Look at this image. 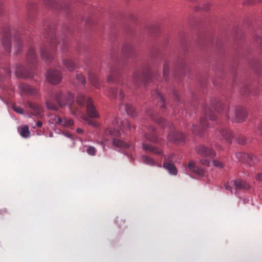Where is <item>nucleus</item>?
I'll use <instances>...</instances> for the list:
<instances>
[{
  "instance_id": "1",
  "label": "nucleus",
  "mask_w": 262,
  "mask_h": 262,
  "mask_svg": "<svg viewBox=\"0 0 262 262\" xmlns=\"http://www.w3.org/2000/svg\"><path fill=\"white\" fill-rule=\"evenodd\" d=\"M227 117L234 122H242L245 120L246 113L240 108H231L228 111Z\"/></svg>"
},
{
  "instance_id": "2",
  "label": "nucleus",
  "mask_w": 262,
  "mask_h": 262,
  "mask_svg": "<svg viewBox=\"0 0 262 262\" xmlns=\"http://www.w3.org/2000/svg\"><path fill=\"white\" fill-rule=\"evenodd\" d=\"M55 99L59 105L62 107L72 104L74 100V97L70 93L63 95L61 92H58L55 95Z\"/></svg>"
},
{
  "instance_id": "3",
  "label": "nucleus",
  "mask_w": 262,
  "mask_h": 262,
  "mask_svg": "<svg viewBox=\"0 0 262 262\" xmlns=\"http://www.w3.org/2000/svg\"><path fill=\"white\" fill-rule=\"evenodd\" d=\"M47 79L51 84H57L61 81V75L58 71L50 70L48 72Z\"/></svg>"
},
{
  "instance_id": "4",
  "label": "nucleus",
  "mask_w": 262,
  "mask_h": 262,
  "mask_svg": "<svg viewBox=\"0 0 262 262\" xmlns=\"http://www.w3.org/2000/svg\"><path fill=\"white\" fill-rule=\"evenodd\" d=\"M52 119L53 123L58 124L65 127H70L74 125V121L72 119H67L58 116H54Z\"/></svg>"
},
{
  "instance_id": "5",
  "label": "nucleus",
  "mask_w": 262,
  "mask_h": 262,
  "mask_svg": "<svg viewBox=\"0 0 262 262\" xmlns=\"http://www.w3.org/2000/svg\"><path fill=\"white\" fill-rule=\"evenodd\" d=\"M196 151L198 154L205 157L213 158L216 155L215 152L211 148L204 146L197 147Z\"/></svg>"
},
{
  "instance_id": "6",
  "label": "nucleus",
  "mask_w": 262,
  "mask_h": 262,
  "mask_svg": "<svg viewBox=\"0 0 262 262\" xmlns=\"http://www.w3.org/2000/svg\"><path fill=\"white\" fill-rule=\"evenodd\" d=\"M186 170L188 172H192L199 176H203L205 173L204 169L196 166L195 163L192 161L189 163Z\"/></svg>"
},
{
  "instance_id": "7",
  "label": "nucleus",
  "mask_w": 262,
  "mask_h": 262,
  "mask_svg": "<svg viewBox=\"0 0 262 262\" xmlns=\"http://www.w3.org/2000/svg\"><path fill=\"white\" fill-rule=\"evenodd\" d=\"M87 114L91 118H98L99 117V115L93 105L91 98H89L87 100Z\"/></svg>"
},
{
  "instance_id": "8",
  "label": "nucleus",
  "mask_w": 262,
  "mask_h": 262,
  "mask_svg": "<svg viewBox=\"0 0 262 262\" xmlns=\"http://www.w3.org/2000/svg\"><path fill=\"white\" fill-rule=\"evenodd\" d=\"M233 159L237 160V161H241L242 162H249L251 160L250 156L244 152H237L236 153L233 157Z\"/></svg>"
},
{
  "instance_id": "9",
  "label": "nucleus",
  "mask_w": 262,
  "mask_h": 262,
  "mask_svg": "<svg viewBox=\"0 0 262 262\" xmlns=\"http://www.w3.org/2000/svg\"><path fill=\"white\" fill-rule=\"evenodd\" d=\"M29 106L32 110L31 114L34 116L41 117L42 115V108L36 103H28Z\"/></svg>"
},
{
  "instance_id": "10",
  "label": "nucleus",
  "mask_w": 262,
  "mask_h": 262,
  "mask_svg": "<svg viewBox=\"0 0 262 262\" xmlns=\"http://www.w3.org/2000/svg\"><path fill=\"white\" fill-rule=\"evenodd\" d=\"M234 183V188L236 190L243 189H249L250 185L246 181L237 179L233 181Z\"/></svg>"
},
{
  "instance_id": "11",
  "label": "nucleus",
  "mask_w": 262,
  "mask_h": 262,
  "mask_svg": "<svg viewBox=\"0 0 262 262\" xmlns=\"http://www.w3.org/2000/svg\"><path fill=\"white\" fill-rule=\"evenodd\" d=\"M89 78L91 83L96 89H100V82L98 76L94 74L91 73L89 75Z\"/></svg>"
},
{
  "instance_id": "12",
  "label": "nucleus",
  "mask_w": 262,
  "mask_h": 262,
  "mask_svg": "<svg viewBox=\"0 0 262 262\" xmlns=\"http://www.w3.org/2000/svg\"><path fill=\"white\" fill-rule=\"evenodd\" d=\"M143 148L146 151H148L157 155H161L163 154V151L161 149L157 147L152 146L149 144H143Z\"/></svg>"
},
{
  "instance_id": "13",
  "label": "nucleus",
  "mask_w": 262,
  "mask_h": 262,
  "mask_svg": "<svg viewBox=\"0 0 262 262\" xmlns=\"http://www.w3.org/2000/svg\"><path fill=\"white\" fill-rule=\"evenodd\" d=\"M163 167L166 169L171 174L176 175L178 173L176 167L172 164L169 162H164Z\"/></svg>"
},
{
  "instance_id": "14",
  "label": "nucleus",
  "mask_w": 262,
  "mask_h": 262,
  "mask_svg": "<svg viewBox=\"0 0 262 262\" xmlns=\"http://www.w3.org/2000/svg\"><path fill=\"white\" fill-rule=\"evenodd\" d=\"M110 96L116 98L119 100H122L124 97V95L120 90L110 89Z\"/></svg>"
},
{
  "instance_id": "15",
  "label": "nucleus",
  "mask_w": 262,
  "mask_h": 262,
  "mask_svg": "<svg viewBox=\"0 0 262 262\" xmlns=\"http://www.w3.org/2000/svg\"><path fill=\"white\" fill-rule=\"evenodd\" d=\"M18 132L20 136L24 138H27L30 135L29 128L27 125L20 126L18 128Z\"/></svg>"
},
{
  "instance_id": "16",
  "label": "nucleus",
  "mask_w": 262,
  "mask_h": 262,
  "mask_svg": "<svg viewBox=\"0 0 262 262\" xmlns=\"http://www.w3.org/2000/svg\"><path fill=\"white\" fill-rule=\"evenodd\" d=\"M63 64L66 68L70 71H72L75 69V65L73 62L69 59H66L63 60Z\"/></svg>"
},
{
  "instance_id": "17",
  "label": "nucleus",
  "mask_w": 262,
  "mask_h": 262,
  "mask_svg": "<svg viewBox=\"0 0 262 262\" xmlns=\"http://www.w3.org/2000/svg\"><path fill=\"white\" fill-rule=\"evenodd\" d=\"M113 144L114 146L118 147H129V145L127 143L119 139H114L113 140Z\"/></svg>"
},
{
  "instance_id": "18",
  "label": "nucleus",
  "mask_w": 262,
  "mask_h": 262,
  "mask_svg": "<svg viewBox=\"0 0 262 262\" xmlns=\"http://www.w3.org/2000/svg\"><path fill=\"white\" fill-rule=\"evenodd\" d=\"M180 136L181 137H183V135L182 134H178L176 133V132L174 130H172L170 132V133L167 135V138L169 140L172 141H176L178 140V136Z\"/></svg>"
},
{
  "instance_id": "19",
  "label": "nucleus",
  "mask_w": 262,
  "mask_h": 262,
  "mask_svg": "<svg viewBox=\"0 0 262 262\" xmlns=\"http://www.w3.org/2000/svg\"><path fill=\"white\" fill-rule=\"evenodd\" d=\"M142 74L139 71H135L132 75V81L135 83H138L142 77Z\"/></svg>"
},
{
  "instance_id": "20",
  "label": "nucleus",
  "mask_w": 262,
  "mask_h": 262,
  "mask_svg": "<svg viewBox=\"0 0 262 262\" xmlns=\"http://www.w3.org/2000/svg\"><path fill=\"white\" fill-rule=\"evenodd\" d=\"M142 161L143 163L146 164L150 165H156V162L154 161V160L147 156H142L141 157Z\"/></svg>"
},
{
  "instance_id": "21",
  "label": "nucleus",
  "mask_w": 262,
  "mask_h": 262,
  "mask_svg": "<svg viewBox=\"0 0 262 262\" xmlns=\"http://www.w3.org/2000/svg\"><path fill=\"white\" fill-rule=\"evenodd\" d=\"M225 188L227 190L229 191L231 193H233V190H235L234 188V183L233 181L228 182L225 185Z\"/></svg>"
},
{
  "instance_id": "22",
  "label": "nucleus",
  "mask_w": 262,
  "mask_h": 262,
  "mask_svg": "<svg viewBox=\"0 0 262 262\" xmlns=\"http://www.w3.org/2000/svg\"><path fill=\"white\" fill-rule=\"evenodd\" d=\"M46 105L48 108L50 110H52L54 111L57 110L58 109V106L55 104H53L51 100L48 99L46 101Z\"/></svg>"
},
{
  "instance_id": "23",
  "label": "nucleus",
  "mask_w": 262,
  "mask_h": 262,
  "mask_svg": "<svg viewBox=\"0 0 262 262\" xmlns=\"http://www.w3.org/2000/svg\"><path fill=\"white\" fill-rule=\"evenodd\" d=\"M10 38L9 37H5L2 40V43L5 49L10 52Z\"/></svg>"
},
{
  "instance_id": "24",
  "label": "nucleus",
  "mask_w": 262,
  "mask_h": 262,
  "mask_svg": "<svg viewBox=\"0 0 262 262\" xmlns=\"http://www.w3.org/2000/svg\"><path fill=\"white\" fill-rule=\"evenodd\" d=\"M221 134L224 138L229 141L230 140L232 135L229 131L224 129L221 131Z\"/></svg>"
},
{
  "instance_id": "25",
  "label": "nucleus",
  "mask_w": 262,
  "mask_h": 262,
  "mask_svg": "<svg viewBox=\"0 0 262 262\" xmlns=\"http://www.w3.org/2000/svg\"><path fill=\"white\" fill-rule=\"evenodd\" d=\"M86 152L91 156H94L96 155L97 149L92 146H89L87 147Z\"/></svg>"
},
{
  "instance_id": "26",
  "label": "nucleus",
  "mask_w": 262,
  "mask_h": 262,
  "mask_svg": "<svg viewBox=\"0 0 262 262\" xmlns=\"http://www.w3.org/2000/svg\"><path fill=\"white\" fill-rule=\"evenodd\" d=\"M24 70V68L21 66H16L15 68V74L17 77H23L24 75L22 71Z\"/></svg>"
},
{
  "instance_id": "27",
  "label": "nucleus",
  "mask_w": 262,
  "mask_h": 262,
  "mask_svg": "<svg viewBox=\"0 0 262 262\" xmlns=\"http://www.w3.org/2000/svg\"><path fill=\"white\" fill-rule=\"evenodd\" d=\"M85 98L82 94H78L77 96V102L80 105L83 106L84 103Z\"/></svg>"
},
{
  "instance_id": "28",
  "label": "nucleus",
  "mask_w": 262,
  "mask_h": 262,
  "mask_svg": "<svg viewBox=\"0 0 262 262\" xmlns=\"http://www.w3.org/2000/svg\"><path fill=\"white\" fill-rule=\"evenodd\" d=\"M21 42L19 40H16L14 45V47L15 50V54L17 53L21 49Z\"/></svg>"
},
{
  "instance_id": "29",
  "label": "nucleus",
  "mask_w": 262,
  "mask_h": 262,
  "mask_svg": "<svg viewBox=\"0 0 262 262\" xmlns=\"http://www.w3.org/2000/svg\"><path fill=\"white\" fill-rule=\"evenodd\" d=\"M106 133L115 136H119L120 135V132L117 129H107Z\"/></svg>"
},
{
  "instance_id": "30",
  "label": "nucleus",
  "mask_w": 262,
  "mask_h": 262,
  "mask_svg": "<svg viewBox=\"0 0 262 262\" xmlns=\"http://www.w3.org/2000/svg\"><path fill=\"white\" fill-rule=\"evenodd\" d=\"M76 79L78 81L79 83H80L81 84H85V78L83 76V75L81 74H77L76 75Z\"/></svg>"
},
{
  "instance_id": "31",
  "label": "nucleus",
  "mask_w": 262,
  "mask_h": 262,
  "mask_svg": "<svg viewBox=\"0 0 262 262\" xmlns=\"http://www.w3.org/2000/svg\"><path fill=\"white\" fill-rule=\"evenodd\" d=\"M116 222L119 227H121L124 224L125 221L122 217H117L116 219Z\"/></svg>"
},
{
  "instance_id": "32",
  "label": "nucleus",
  "mask_w": 262,
  "mask_h": 262,
  "mask_svg": "<svg viewBox=\"0 0 262 262\" xmlns=\"http://www.w3.org/2000/svg\"><path fill=\"white\" fill-rule=\"evenodd\" d=\"M83 119L84 120H85L88 123V124L90 125H91L93 126H96V127L98 126V123L97 122H93V121L91 120L90 119H89L86 116H84L83 117Z\"/></svg>"
},
{
  "instance_id": "33",
  "label": "nucleus",
  "mask_w": 262,
  "mask_h": 262,
  "mask_svg": "<svg viewBox=\"0 0 262 262\" xmlns=\"http://www.w3.org/2000/svg\"><path fill=\"white\" fill-rule=\"evenodd\" d=\"M213 164L214 166L219 168H222L224 167V164L218 160H213Z\"/></svg>"
},
{
  "instance_id": "34",
  "label": "nucleus",
  "mask_w": 262,
  "mask_h": 262,
  "mask_svg": "<svg viewBox=\"0 0 262 262\" xmlns=\"http://www.w3.org/2000/svg\"><path fill=\"white\" fill-rule=\"evenodd\" d=\"M41 56L42 59L45 60H48L49 58V53L47 51L41 50Z\"/></svg>"
},
{
  "instance_id": "35",
  "label": "nucleus",
  "mask_w": 262,
  "mask_h": 262,
  "mask_svg": "<svg viewBox=\"0 0 262 262\" xmlns=\"http://www.w3.org/2000/svg\"><path fill=\"white\" fill-rule=\"evenodd\" d=\"M125 109H126V113L132 116H134V113L133 112L134 110H133V108H132V107L130 106H126L125 107Z\"/></svg>"
},
{
  "instance_id": "36",
  "label": "nucleus",
  "mask_w": 262,
  "mask_h": 262,
  "mask_svg": "<svg viewBox=\"0 0 262 262\" xmlns=\"http://www.w3.org/2000/svg\"><path fill=\"white\" fill-rule=\"evenodd\" d=\"M122 127L124 129H129L130 127L129 122L126 120L123 121L122 123Z\"/></svg>"
},
{
  "instance_id": "37",
  "label": "nucleus",
  "mask_w": 262,
  "mask_h": 262,
  "mask_svg": "<svg viewBox=\"0 0 262 262\" xmlns=\"http://www.w3.org/2000/svg\"><path fill=\"white\" fill-rule=\"evenodd\" d=\"M200 163L202 165H206V166H210V161L208 160L202 159V160H200Z\"/></svg>"
},
{
  "instance_id": "38",
  "label": "nucleus",
  "mask_w": 262,
  "mask_h": 262,
  "mask_svg": "<svg viewBox=\"0 0 262 262\" xmlns=\"http://www.w3.org/2000/svg\"><path fill=\"white\" fill-rule=\"evenodd\" d=\"M13 110H14V111L16 113H18L19 114H23V111L22 110V108L20 107H18V106H14L13 107Z\"/></svg>"
},
{
  "instance_id": "39",
  "label": "nucleus",
  "mask_w": 262,
  "mask_h": 262,
  "mask_svg": "<svg viewBox=\"0 0 262 262\" xmlns=\"http://www.w3.org/2000/svg\"><path fill=\"white\" fill-rule=\"evenodd\" d=\"M169 71V67L168 64L165 63L164 67H163V75L164 76H165L168 73Z\"/></svg>"
},
{
  "instance_id": "40",
  "label": "nucleus",
  "mask_w": 262,
  "mask_h": 262,
  "mask_svg": "<svg viewBox=\"0 0 262 262\" xmlns=\"http://www.w3.org/2000/svg\"><path fill=\"white\" fill-rule=\"evenodd\" d=\"M31 57H35V53H34V50L33 49H30L29 51L28 54V58H31Z\"/></svg>"
},
{
  "instance_id": "41",
  "label": "nucleus",
  "mask_w": 262,
  "mask_h": 262,
  "mask_svg": "<svg viewBox=\"0 0 262 262\" xmlns=\"http://www.w3.org/2000/svg\"><path fill=\"white\" fill-rule=\"evenodd\" d=\"M206 118H202L201 119V124L202 127H204L205 126H206Z\"/></svg>"
},
{
  "instance_id": "42",
  "label": "nucleus",
  "mask_w": 262,
  "mask_h": 262,
  "mask_svg": "<svg viewBox=\"0 0 262 262\" xmlns=\"http://www.w3.org/2000/svg\"><path fill=\"white\" fill-rule=\"evenodd\" d=\"M211 113H212L211 112V111H209V112L208 113V118H209V119L210 120H215L216 119V116H214L212 117V115H211Z\"/></svg>"
},
{
  "instance_id": "43",
  "label": "nucleus",
  "mask_w": 262,
  "mask_h": 262,
  "mask_svg": "<svg viewBox=\"0 0 262 262\" xmlns=\"http://www.w3.org/2000/svg\"><path fill=\"white\" fill-rule=\"evenodd\" d=\"M197 126H193V128H192V131L194 133L196 134H200V133L199 132H198L197 131Z\"/></svg>"
},
{
  "instance_id": "44",
  "label": "nucleus",
  "mask_w": 262,
  "mask_h": 262,
  "mask_svg": "<svg viewBox=\"0 0 262 262\" xmlns=\"http://www.w3.org/2000/svg\"><path fill=\"white\" fill-rule=\"evenodd\" d=\"M42 123L41 121H38L36 123V126L40 127L42 126Z\"/></svg>"
},
{
  "instance_id": "45",
  "label": "nucleus",
  "mask_w": 262,
  "mask_h": 262,
  "mask_svg": "<svg viewBox=\"0 0 262 262\" xmlns=\"http://www.w3.org/2000/svg\"><path fill=\"white\" fill-rule=\"evenodd\" d=\"M76 132L78 134H82L83 133V130L81 128H77Z\"/></svg>"
},
{
  "instance_id": "46",
  "label": "nucleus",
  "mask_w": 262,
  "mask_h": 262,
  "mask_svg": "<svg viewBox=\"0 0 262 262\" xmlns=\"http://www.w3.org/2000/svg\"><path fill=\"white\" fill-rule=\"evenodd\" d=\"M30 89H31V88L29 86H27V88L26 89V91H30Z\"/></svg>"
},
{
  "instance_id": "47",
  "label": "nucleus",
  "mask_w": 262,
  "mask_h": 262,
  "mask_svg": "<svg viewBox=\"0 0 262 262\" xmlns=\"http://www.w3.org/2000/svg\"><path fill=\"white\" fill-rule=\"evenodd\" d=\"M158 96L161 99V100L162 101L163 100V97L161 96V95L160 94H158Z\"/></svg>"
},
{
  "instance_id": "48",
  "label": "nucleus",
  "mask_w": 262,
  "mask_h": 262,
  "mask_svg": "<svg viewBox=\"0 0 262 262\" xmlns=\"http://www.w3.org/2000/svg\"><path fill=\"white\" fill-rule=\"evenodd\" d=\"M65 136L68 137H69V138H71L72 137V135H68V134H65Z\"/></svg>"
},
{
  "instance_id": "49",
  "label": "nucleus",
  "mask_w": 262,
  "mask_h": 262,
  "mask_svg": "<svg viewBox=\"0 0 262 262\" xmlns=\"http://www.w3.org/2000/svg\"><path fill=\"white\" fill-rule=\"evenodd\" d=\"M148 140H149L154 141V139H151V138H148Z\"/></svg>"
}]
</instances>
